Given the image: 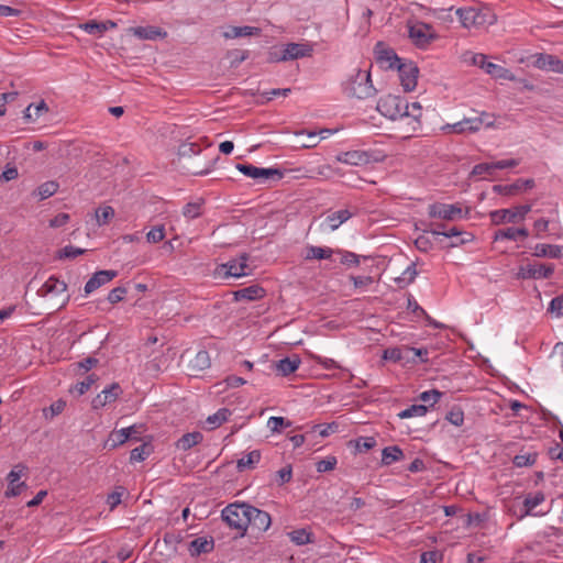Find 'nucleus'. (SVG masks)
Instances as JSON below:
<instances>
[{
  "instance_id": "obj_1",
  "label": "nucleus",
  "mask_w": 563,
  "mask_h": 563,
  "mask_svg": "<svg viewBox=\"0 0 563 563\" xmlns=\"http://www.w3.org/2000/svg\"><path fill=\"white\" fill-rule=\"evenodd\" d=\"M376 109L382 115L393 121L410 119L415 123L413 130L420 124L422 117V107L419 102L409 104L404 98L394 95L382 97L377 102Z\"/></svg>"
},
{
  "instance_id": "obj_2",
  "label": "nucleus",
  "mask_w": 563,
  "mask_h": 563,
  "mask_svg": "<svg viewBox=\"0 0 563 563\" xmlns=\"http://www.w3.org/2000/svg\"><path fill=\"white\" fill-rule=\"evenodd\" d=\"M460 22L465 29H479L495 22V15L486 8H461L456 10Z\"/></svg>"
},
{
  "instance_id": "obj_3",
  "label": "nucleus",
  "mask_w": 563,
  "mask_h": 563,
  "mask_svg": "<svg viewBox=\"0 0 563 563\" xmlns=\"http://www.w3.org/2000/svg\"><path fill=\"white\" fill-rule=\"evenodd\" d=\"M246 508H250V505L230 504L222 510L221 517L230 528L243 534L250 526L249 511Z\"/></svg>"
},
{
  "instance_id": "obj_4",
  "label": "nucleus",
  "mask_w": 563,
  "mask_h": 563,
  "mask_svg": "<svg viewBox=\"0 0 563 563\" xmlns=\"http://www.w3.org/2000/svg\"><path fill=\"white\" fill-rule=\"evenodd\" d=\"M29 468L22 463L15 464L7 475L5 479L8 483L7 489L4 490L5 498H13L20 496L24 490L27 489L25 478L27 477Z\"/></svg>"
},
{
  "instance_id": "obj_5",
  "label": "nucleus",
  "mask_w": 563,
  "mask_h": 563,
  "mask_svg": "<svg viewBox=\"0 0 563 563\" xmlns=\"http://www.w3.org/2000/svg\"><path fill=\"white\" fill-rule=\"evenodd\" d=\"M350 96L358 99H366L375 93V88L372 85L371 74L357 70L355 79L346 87Z\"/></svg>"
},
{
  "instance_id": "obj_6",
  "label": "nucleus",
  "mask_w": 563,
  "mask_h": 563,
  "mask_svg": "<svg viewBox=\"0 0 563 563\" xmlns=\"http://www.w3.org/2000/svg\"><path fill=\"white\" fill-rule=\"evenodd\" d=\"M531 205L517 206L512 209L495 210L490 213L493 223L500 224L504 222L516 223L523 220L526 214L531 211Z\"/></svg>"
},
{
  "instance_id": "obj_7",
  "label": "nucleus",
  "mask_w": 563,
  "mask_h": 563,
  "mask_svg": "<svg viewBox=\"0 0 563 563\" xmlns=\"http://www.w3.org/2000/svg\"><path fill=\"white\" fill-rule=\"evenodd\" d=\"M400 79V85L406 92H410L416 89L419 76V68L412 62H401L397 68Z\"/></svg>"
},
{
  "instance_id": "obj_8",
  "label": "nucleus",
  "mask_w": 563,
  "mask_h": 563,
  "mask_svg": "<svg viewBox=\"0 0 563 563\" xmlns=\"http://www.w3.org/2000/svg\"><path fill=\"white\" fill-rule=\"evenodd\" d=\"M409 37L417 46L424 47L434 41L437 35L431 25L423 22H417L409 25Z\"/></svg>"
},
{
  "instance_id": "obj_9",
  "label": "nucleus",
  "mask_w": 563,
  "mask_h": 563,
  "mask_svg": "<svg viewBox=\"0 0 563 563\" xmlns=\"http://www.w3.org/2000/svg\"><path fill=\"white\" fill-rule=\"evenodd\" d=\"M429 216L443 220H456L463 217V210L460 203L446 205L434 203L429 207Z\"/></svg>"
},
{
  "instance_id": "obj_10",
  "label": "nucleus",
  "mask_w": 563,
  "mask_h": 563,
  "mask_svg": "<svg viewBox=\"0 0 563 563\" xmlns=\"http://www.w3.org/2000/svg\"><path fill=\"white\" fill-rule=\"evenodd\" d=\"M67 285L65 282L59 280L55 276H51L37 290V295L41 297H46L48 295L54 296H64L63 302L60 307H64L66 302L69 300V296L66 295Z\"/></svg>"
},
{
  "instance_id": "obj_11",
  "label": "nucleus",
  "mask_w": 563,
  "mask_h": 563,
  "mask_svg": "<svg viewBox=\"0 0 563 563\" xmlns=\"http://www.w3.org/2000/svg\"><path fill=\"white\" fill-rule=\"evenodd\" d=\"M519 165L517 159H503L498 162L490 163H479L475 165L472 169L473 176H493L497 169L512 168Z\"/></svg>"
},
{
  "instance_id": "obj_12",
  "label": "nucleus",
  "mask_w": 563,
  "mask_h": 563,
  "mask_svg": "<svg viewBox=\"0 0 563 563\" xmlns=\"http://www.w3.org/2000/svg\"><path fill=\"white\" fill-rule=\"evenodd\" d=\"M554 272L553 265H545V264H528L526 266H521L520 271L518 273L519 277L521 278H549Z\"/></svg>"
},
{
  "instance_id": "obj_13",
  "label": "nucleus",
  "mask_w": 563,
  "mask_h": 563,
  "mask_svg": "<svg viewBox=\"0 0 563 563\" xmlns=\"http://www.w3.org/2000/svg\"><path fill=\"white\" fill-rule=\"evenodd\" d=\"M121 394L122 389L120 385L113 383L92 399L91 406L96 410L101 409L108 404L114 402Z\"/></svg>"
},
{
  "instance_id": "obj_14",
  "label": "nucleus",
  "mask_w": 563,
  "mask_h": 563,
  "mask_svg": "<svg viewBox=\"0 0 563 563\" xmlns=\"http://www.w3.org/2000/svg\"><path fill=\"white\" fill-rule=\"evenodd\" d=\"M249 255L243 253L239 258L231 260L228 263L221 265V269L224 271V275L232 277H242L249 274Z\"/></svg>"
},
{
  "instance_id": "obj_15",
  "label": "nucleus",
  "mask_w": 563,
  "mask_h": 563,
  "mask_svg": "<svg viewBox=\"0 0 563 563\" xmlns=\"http://www.w3.org/2000/svg\"><path fill=\"white\" fill-rule=\"evenodd\" d=\"M310 48L307 45L298 44V43H289L285 46L280 56L271 57L272 62H285L292 60L300 57H305L310 55Z\"/></svg>"
},
{
  "instance_id": "obj_16",
  "label": "nucleus",
  "mask_w": 563,
  "mask_h": 563,
  "mask_svg": "<svg viewBox=\"0 0 563 563\" xmlns=\"http://www.w3.org/2000/svg\"><path fill=\"white\" fill-rule=\"evenodd\" d=\"M335 159L351 166H364L371 162V156L367 152L354 150L339 153Z\"/></svg>"
},
{
  "instance_id": "obj_17",
  "label": "nucleus",
  "mask_w": 563,
  "mask_h": 563,
  "mask_svg": "<svg viewBox=\"0 0 563 563\" xmlns=\"http://www.w3.org/2000/svg\"><path fill=\"white\" fill-rule=\"evenodd\" d=\"M117 275L118 273L111 269L96 272L85 285L86 295H89L101 286L110 283Z\"/></svg>"
},
{
  "instance_id": "obj_18",
  "label": "nucleus",
  "mask_w": 563,
  "mask_h": 563,
  "mask_svg": "<svg viewBox=\"0 0 563 563\" xmlns=\"http://www.w3.org/2000/svg\"><path fill=\"white\" fill-rule=\"evenodd\" d=\"M482 125L490 128L494 125V121L485 122L482 117L467 118V119H464V120L451 125V128L455 133H464V132H477Z\"/></svg>"
},
{
  "instance_id": "obj_19",
  "label": "nucleus",
  "mask_w": 563,
  "mask_h": 563,
  "mask_svg": "<svg viewBox=\"0 0 563 563\" xmlns=\"http://www.w3.org/2000/svg\"><path fill=\"white\" fill-rule=\"evenodd\" d=\"M249 511V518H250V526L253 528L265 531L271 526V516L258 508H255L253 506H250V508H246Z\"/></svg>"
},
{
  "instance_id": "obj_20",
  "label": "nucleus",
  "mask_w": 563,
  "mask_h": 563,
  "mask_svg": "<svg viewBox=\"0 0 563 563\" xmlns=\"http://www.w3.org/2000/svg\"><path fill=\"white\" fill-rule=\"evenodd\" d=\"M534 65L540 69H548L559 74V69L563 66V60L554 55L539 54Z\"/></svg>"
},
{
  "instance_id": "obj_21",
  "label": "nucleus",
  "mask_w": 563,
  "mask_h": 563,
  "mask_svg": "<svg viewBox=\"0 0 563 563\" xmlns=\"http://www.w3.org/2000/svg\"><path fill=\"white\" fill-rule=\"evenodd\" d=\"M354 212L350 211L349 209H342L338 210L331 213H328L324 218V222L328 225L329 229L332 231L336 230L342 223L347 221Z\"/></svg>"
},
{
  "instance_id": "obj_22",
  "label": "nucleus",
  "mask_w": 563,
  "mask_h": 563,
  "mask_svg": "<svg viewBox=\"0 0 563 563\" xmlns=\"http://www.w3.org/2000/svg\"><path fill=\"white\" fill-rule=\"evenodd\" d=\"M376 445L377 440L374 437H361L349 442V446L353 449V454H367Z\"/></svg>"
},
{
  "instance_id": "obj_23",
  "label": "nucleus",
  "mask_w": 563,
  "mask_h": 563,
  "mask_svg": "<svg viewBox=\"0 0 563 563\" xmlns=\"http://www.w3.org/2000/svg\"><path fill=\"white\" fill-rule=\"evenodd\" d=\"M214 541L212 538L200 537L196 538L189 543V552L192 556L202 553H209L213 550Z\"/></svg>"
},
{
  "instance_id": "obj_24",
  "label": "nucleus",
  "mask_w": 563,
  "mask_h": 563,
  "mask_svg": "<svg viewBox=\"0 0 563 563\" xmlns=\"http://www.w3.org/2000/svg\"><path fill=\"white\" fill-rule=\"evenodd\" d=\"M377 60L380 63H387L388 68H397L402 62L393 49L383 47L382 43L376 46Z\"/></svg>"
},
{
  "instance_id": "obj_25",
  "label": "nucleus",
  "mask_w": 563,
  "mask_h": 563,
  "mask_svg": "<svg viewBox=\"0 0 563 563\" xmlns=\"http://www.w3.org/2000/svg\"><path fill=\"white\" fill-rule=\"evenodd\" d=\"M300 363L299 356L292 355L291 357L279 360L275 364V368L282 376H288L298 369Z\"/></svg>"
},
{
  "instance_id": "obj_26",
  "label": "nucleus",
  "mask_w": 563,
  "mask_h": 563,
  "mask_svg": "<svg viewBox=\"0 0 563 563\" xmlns=\"http://www.w3.org/2000/svg\"><path fill=\"white\" fill-rule=\"evenodd\" d=\"M264 295H265V290L262 287H260L257 285H252V286L236 290L234 292V299L236 301H240V300L251 301V300L261 299L264 297Z\"/></svg>"
},
{
  "instance_id": "obj_27",
  "label": "nucleus",
  "mask_w": 563,
  "mask_h": 563,
  "mask_svg": "<svg viewBox=\"0 0 563 563\" xmlns=\"http://www.w3.org/2000/svg\"><path fill=\"white\" fill-rule=\"evenodd\" d=\"M231 416V411L228 408H221L216 413L209 416L203 422V428L207 430H214L224 423L229 417Z\"/></svg>"
},
{
  "instance_id": "obj_28",
  "label": "nucleus",
  "mask_w": 563,
  "mask_h": 563,
  "mask_svg": "<svg viewBox=\"0 0 563 563\" xmlns=\"http://www.w3.org/2000/svg\"><path fill=\"white\" fill-rule=\"evenodd\" d=\"M334 253H335V251L330 247H321V246L311 245V246L307 247L305 258L308 261L330 260Z\"/></svg>"
},
{
  "instance_id": "obj_29",
  "label": "nucleus",
  "mask_w": 563,
  "mask_h": 563,
  "mask_svg": "<svg viewBox=\"0 0 563 563\" xmlns=\"http://www.w3.org/2000/svg\"><path fill=\"white\" fill-rule=\"evenodd\" d=\"M529 235L528 230L525 228L516 229V228H507L503 230H498L495 233V241L498 240H514L516 241L518 238H527Z\"/></svg>"
},
{
  "instance_id": "obj_30",
  "label": "nucleus",
  "mask_w": 563,
  "mask_h": 563,
  "mask_svg": "<svg viewBox=\"0 0 563 563\" xmlns=\"http://www.w3.org/2000/svg\"><path fill=\"white\" fill-rule=\"evenodd\" d=\"M200 152H201V147L198 143L185 142V143L180 144L178 147L179 164L187 158H191L192 156L200 154Z\"/></svg>"
},
{
  "instance_id": "obj_31",
  "label": "nucleus",
  "mask_w": 563,
  "mask_h": 563,
  "mask_svg": "<svg viewBox=\"0 0 563 563\" xmlns=\"http://www.w3.org/2000/svg\"><path fill=\"white\" fill-rule=\"evenodd\" d=\"M202 441V434L198 431L184 434L176 442V446L180 450L187 451L194 445Z\"/></svg>"
},
{
  "instance_id": "obj_32",
  "label": "nucleus",
  "mask_w": 563,
  "mask_h": 563,
  "mask_svg": "<svg viewBox=\"0 0 563 563\" xmlns=\"http://www.w3.org/2000/svg\"><path fill=\"white\" fill-rule=\"evenodd\" d=\"M534 255L559 258L562 256V247L551 244H537L534 247Z\"/></svg>"
},
{
  "instance_id": "obj_33",
  "label": "nucleus",
  "mask_w": 563,
  "mask_h": 563,
  "mask_svg": "<svg viewBox=\"0 0 563 563\" xmlns=\"http://www.w3.org/2000/svg\"><path fill=\"white\" fill-rule=\"evenodd\" d=\"M261 30L253 26H233L230 31L224 33V36L228 38L243 37V36H252L260 34Z\"/></svg>"
},
{
  "instance_id": "obj_34",
  "label": "nucleus",
  "mask_w": 563,
  "mask_h": 563,
  "mask_svg": "<svg viewBox=\"0 0 563 563\" xmlns=\"http://www.w3.org/2000/svg\"><path fill=\"white\" fill-rule=\"evenodd\" d=\"M130 441L129 435L126 434V431H124V428L120 430L112 431L107 441H106V448L114 449L125 442Z\"/></svg>"
},
{
  "instance_id": "obj_35",
  "label": "nucleus",
  "mask_w": 563,
  "mask_h": 563,
  "mask_svg": "<svg viewBox=\"0 0 563 563\" xmlns=\"http://www.w3.org/2000/svg\"><path fill=\"white\" fill-rule=\"evenodd\" d=\"M486 73L494 78L514 80L515 76L505 67L489 63L486 65Z\"/></svg>"
},
{
  "instance_id": "obj_36",
  "label": "nucleus",
  "mask_w": 563,
  "mask_h": 563,
  "mask_svg": "<svg viewBox=\"0 0 563 563\" xmlns=\"http://www.w3.org/2000/svg\"><path fill=\"white\" fill-rule=\"evenodd\" d=\"M544 501V494L538 492L533 495H528L523 500V506L526 508L525 515H536L533 512L534 508H537L540 504Z\"/></svg>"
},
{
  "instance_id": "obj_37",
  "label": "nucleus",
  "mask_w": 563,
  "mask_h": 563,
  "mask_svg": "<svg viewBox=\"0 0 563 563\" xmlns=\"http://www.w3.org/2000/svg\"><path fill=\"white\" fill-rule=\"evenodd\" d=\"M132 32L135 36L142 40H155L157 36L162 35V31L155 26H137L133 27Z\"/></svg>"
},
{
  "instance_id": "obj_38",
  "label": "nucleus",
  "mask_w": 563,
  "mask_h": 563,
  "mask_svg": "<svg viewBox=\"0 0 563 563\" xmlns=\"http://www.w3.org/2000/svg\"><path fill=\"white\" fill-rule=\"evenodd\" d=\"M444 236L446 238H460L459 242H452L451 246L455 247L461 244H465L473 240V235L471 233L462 232L456 227L451 228L450 230L444 231Z\"/></svg>"
},
{
  "instance_id": "obj_39",
  "label": "nucleus",
  "mask_w": 563,
  "mask_h": 563,
  "mask_svg": "<svg viewBox=\"0 0 563 563\" xmlns=\"http://www.w3.org/2000/svg\"><path fill=\"white\" fill-rule=\"evenodd\" d=\"M211 364L209 353L207 351H199L194 360L190 362V366L194 371L200 372L208 368Z\"/></svg>"
},
{
  "instance_id": "obj_40",
  "label": "nucleus",
  "mask_w": 563,
  "mask_h": 563,
  "mask_svg": "<svg viewBox=\"0 0 563 563\" xmlns=\"http://www.w3.org/2000/svg\"><path fill=\"white\" fill-rule=\"evenodd\" d=\"M534 186L533 179H518L511 185H507L505 189V195L510 196L515 195L525 189H531Z\"/></svg>"
},
{
  "instance_id": "obj_41",
  "label": "nucleus",
  "mask_w": 563,
  "mask_h": 563,
  "mask_svg": "<svg viewBox=\"0 0 563 563\" xmlns=\"http://www.w3.org/2000/svg\"><path fill=\"white\" fill-rule=\"evenodd\" d=\"M417 274L416 265L412 263L404 271L400 277L395 278V282L398 284L399 288H404L415 280Z\"/></svg>"
},
{
  "instance_id": "obj_42",
  "label": "nucleus",
  "mask_w": 563,
  "mask_h": 563,
  "mask_svg": "<svg viewBox=\"0 0 563 563\" xmlns=\"http://www.w3.org/2000/svg\"><path fill=\"white\" fill-rule=\"evenodd\" d=\"M429 407L427 405H411L407 409L400 411L398 417L400 419H407L412 417H422L428 412Z\"/></svg>"
},
{
  "instance_id": "obj_43",
  "label": "nucleus",
  "mask_w": 563,
  "mask_h": 563,
  "mask_svg": "<svg viewBox=\"0 0 563 563\" xmlns=\"http://www.w3.org/2000/svg\"><path fill=\"white\" fill-rule=\"evenodd\" d=\"M59 188L58 183L54 180L45 181L37 188L40 199L44 200L52 197Z\"/></svg>"
},
{
  "instance_id": "obj_44",
  "label": "nucleus",
  "mask_w": 563,
  "mask_h": 563,
  "mask_svg": "<svg viewBox=\"0 0 563 563\" xmlns=\"http://www.w3.org/2000/svg\"><path fill=\"white\" fill-rule=\"evenodd\" d=\"M114 217V209L110 206L102 207L96 211V220L98 225L108 224Z\"/></svg>"
},
{
  "instance_id": "obj_45",
  "label": "nucleus",
  "mask_w": 563,
  "mask_h": 563,
  "mask_svg": "<svg viewBox=\"0 0 563 563\" xmlns=\"http://www.w3.org/2000/svg\"><path fill=\"white\" fill-rule=\"evenodd\" d=\"M289 538L294 543H296L298 545H305V544L311 542V533L305 529H298V530L291 531L289 533Z\"/></svg>"
},
{
  "instance_id": "obj_46",
  "label": "nucleus",
  "mask_w": 563,
  "mask_h": 563,
  "mask_svg": "<svg viewBox=\"0 0 563 563\" xmlns=\"http://www.w3.org/2000/svg\"><path fill=\"white\" fill-rule=\"evenodd\" d=\"M203 200L200 199L196 202H188L183 210V214L187 219H196L201 214V207H202Z\"/></svg>"
},
{
  "instance_id": "obj_47",
  "label": "nucleus",
  "mask_w": 563,
  "mask_h": 563,
  "mask_svg": "<svg viewBox=\"0 0 563 563\" xmlns=\"http://www.w3.org/2000/svg\"><path fill=\"white\" fill-rule=\"evenodd\" d=\"M261 172L258 174L257 180L261 183H266L269 179L273 180H280L283 178V173L277 168H262L260 167Z\"/></svg>"
},
{
  "instance_id": "obj_48",
  "label": "nucleus",
  "mask_w": 563,
  "mask_h": 563,
  "mask_svg": "<svg viewBox=\"0 0 563 563\" xmlns=\"http://www.w3.org/2000/svg\"><path fill=\"white\" fill-rule=\"evenodd\" d=\"M340 430V424L335 421L325 423V424H317L313 427L312 432H317L321 437H328L332 433H335Z\"/></svg>"
},
{
  "instance_id": "obj_49",
  "label": "nucleus",
  "mask_w": 563,
  "mask_h": 563,
  "mask_svg": "<svg viewBox=\"0 0 563 563\" xmlns=\"http://www.w3.org/2000/svg\"><path fill=\"white\" fill-rule=\"evenodd\" d=\"M405 357H408V355L406 354V347L405 349H399V347L387 349L384 351V354H383L384 360L393 361V362H399V361L404 360Z\"/></svg>"
},
{
  "instance_id": "obj_50",
  "label": "nucleus",
  "mask_w": 563,
  "mask_h": 563,
  "mask_svg": "<svg viewBox=\"0 0 563 563\" xmlns=\"http://www.w3.org/2000/svg\"><path fill=\"white\" fill-rule=\"evenodd\" d=\"M442 396H443V393H441L437 389H431V390L421 393L419 396V399L422 402L429 404V406L432 407L434 404H437L440 400V398Z\"/></svg>"
},
{
  "instance_id": "obj_51",
  "label": "nucleus",
  "mask_w": 563,
  "mask_h": 563,
  "mask_svg": "<svg viewBox=\"0 0 563 563\" xmlns=\"http://www.w3.org/2000/svg\"><path fill=\"white\" fill-rule=\"evenodd\" d=\"M97 376L95 374H90L82 382L76 384L71 391H77L79 396L84 395L90 389V387L95 384Z\"/></svg>"
},
{
  "instance_id": "obj_52",
  "label": "nucleus",
  "mask_w": 563,
  "mask_h": 563,
  "mask_svg": "<svg viewBox=\"0 0 563 563\" xmlns=\"http://www.w3.org/2000/svg\"><path fill=\"white\" fill-rule=\"evenodd\" d=\"M291 426V422L286 420L283 417H271L267 421V427L273 432H278L283 428H289Z\"/></svg>"
},
{
  "instance_id": "obj_53",
  "label": "nucleus",
  "mask_w": 563,
  "mask_h": 563,
  "mask_svg": "<svg viewBox=\"0 0 563 563\" xmlns=\"http://www.w3.org/2000/svg\"><path fill=\"white\" fill-rule=\"evenodd\" d=\"M336 254L341 255L340 262L346 266H357L360 264V256L346 251H335Z\"/></svg>"
},
{
  "instance_id": "obj_54",
  "label": "nucleus",
  "mask_w": 563,
  "mask_h": 563,
  "mask_svg": "<svg viewBox=\"0 0 563 563\" xmlns=\"http://www.w3.org/2000/svg\"><path fill=\"white\" fill-rule=\"evenodd\" d=\"M165 238V228L164 225H156L152 228L151 231L146 234V241L148 243H158L163 241Z\"/></svg>"
},
{
  "instance_id": "obj_55",
  "label": "nucleus",
  "mask_w": 563,
  "mask_h": 563,
  "mask_svg": "<svg viewBox=\"0 0 563 563\" xmlns=\"http://www.w3.org/2000/svg\"><path fill=\"white\" fill-rule=\"evenodd\" d=\"M408 454H411V452H405L398 445L386 446L382 450V457H405Z\"/></svg>"
},
{
  "instance_id": "obj_56",
  "label": "nucleus",
  "mask_w": 563,
  "mask_h": 563,
  "mask_svg": "<svg viewBox=\"0 0 563 563\" xmlns=\"http://www.w3.org/2000/svg\"><path fill=\"white\" fill-rule=\"evenodd\" d=\"M124 431H126L130 441H140L143 439L145 428L143 424H133L131 427L124 428Z\"/></svg>"
},
{
  "instance_id": "obj_57",
  "label": "nucleus",
  "mask_w": 563,
  "mask_h": 563,
  "mask_svg": "<svg viewBox=\"0 0 563 563\" xmlns=\"http://www.w3.org/2000/svg\"><path fill=\"white\" fill-rule=\"evenodd\" d=\"M125 489L123 487H117V489L108 495L107 504L109 505L110 510H113L118 505L121 504V498L124 495Z\"/></svg>"
},
{
  "instance_id": "obj_58",
  "label": "nucleus",
  "mask_w": 563,
  "mask_h": 563,
  "mask_svg": "<svg viewBox=\"0 0 563 563\" xmlns=\"http://www.w3.org/2000/svg\"><path fill=\"white\" fill-rule=\"evenodd\" d=\"M236 169L240 170L243 175L253 179H257L258 174L262 173L260 167L251 164H238Z\"/></svg>"
},
{
  "instance_id": "obj_59",
  "label": "nucleus",
  "mask_w": 563,
  "mask_h": 563,
  "mask_svg": "<svg viewBox=\"0 0 563 563\" xmlns=\"http://www.w3.org/2000/svg\"><path fill=\"white\" fill-rule=\"evenodd\" d=\"M313 360L319 364L321 365L323 368L325 369H333V368H338V369H342V371H345L338 362H335L333 358H329V357H323V356H319V355H314L313 356Z\"/></svg>"
},
{
  "instance_id": "obj_60",
  "label": "nucleus",
  "mask_w": 563,
  "mask_h": 563,
  "mask_svg": "<svg viewBox=\"0 0 563 563\" xmlns=\"http://www.w3.org/2000/svg\"><path fill=\"white\" fill-rule=\"evenodd\" d=\"M86 250L75 247L73 245H67L59 252V258H75L81 254H84Z\"/></svg>"
},
{
  "instance_id": "obj_61",
  "label": "nucleus",
  "mask_w": 563,
  "mask_h": 563,
  "mask_svg": "<svg viewBox=\"0 0 563 563\" xmlns=\"http://www.w3.org/2000/svg\"><path fill=\"white\" fill-rule=\"evenodd\" d=\"M350 280L353 283L355 288L366 289L374 283L371 276H350Z\"/></svg>"
},
{
  "instance_id": "obj_62",
  "label": "nucleus",
  "mask_w": 563,
  "mask_h": 563,
  "mask_svg": "<svg viewBox=\"0 0 563 563\" xmlns=\"http://www.w3.org/2000/svg\"><path fill=\"white\" fill-rule=\"evenodd\" d=\"M276 482L278 485H284L285 483H288L291 479L292 470L290 465H287L283 468H280L278 472H276Z\"/></svg>"
},
{
  "instance_id": "obj_63",
  "label": "nucleus",
  "mask_w": 563,
  "mask_h": 563,
  "mask_svg": "<svg viewBox=\"0 0 563 563\" xmlns=\"http://www.w3.org/2000/svg\"><path fill=\"white\" fill-rule=\"evenodd\" d=\"M446 419L454 426L460 427L464 422V413L461 409H452L448 415Z\"/></svg>"
},
{
  "instance_id": "obj_64",
  "label": "nucleus",
  "mask_w": 563,
  "mask_h": 563,
  "mask_svg": "<svg viewBox=\"0 0 563 563\" xmlns=\"http://www.w3.org/2000/svg\"><path fill=\"white\" fill-rule=\"evenodd\" d=\"M549 310L558 316H563V295L551 300Z\"/></svg>"
}]
</instances>
